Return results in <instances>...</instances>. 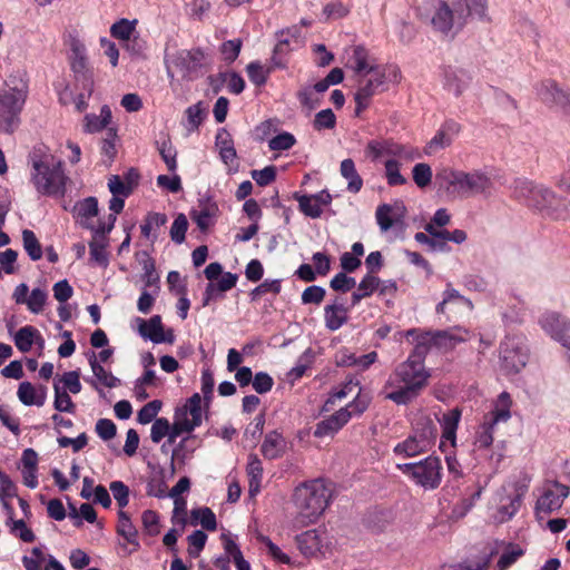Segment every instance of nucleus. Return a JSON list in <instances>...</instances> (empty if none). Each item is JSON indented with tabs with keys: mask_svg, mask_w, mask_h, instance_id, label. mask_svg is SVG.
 Returning a JSON list of instances; mask_svg holds the SVG:
<instances>
[{
	"mask_svg": "<svg viewBox=\"0 0 570 570\" xmlns=\"http://www.w3.org/2000/svg\"><path fill=\"white\" fill-rule=\"evenodd\" d=\"M429 376L421 346L414 347L407 360L390 374L383 387L384 396L397 405H406L419 396Z\"/></svg>",
	"mask_w": 570,
	"mask_h": 570,
	"instance_id": "obj_1",
	"label": "nucleus"
},
{
	"mask_svg": "<svg viewBox=\"0 0 570 570\" xmlns=\"http://www.w3.org/2000/svg\"><path fill=\"white\" fill-rule=\"evenodd\" d=\"M31 183L43 196H62L67 177L62 163L46 147H37L30 154Z\"/></svg>",
	"mask_w": 570,
	"mask_h": 570,
	"instance_id": "obj_2",
	"label": "nucleus"
},
{
	"mask_svg": "<svg viewBox=\"0 0 570 570\" xmlns=\"http://www.w3.org/2000/svg\"><path fill=\"white\" fill-rule=\"evenodd\" d=\"M332 489L323 479H314L297 485L293 493L296 510L295 522L306 527L317 522L327 509Z\"/></svg>",
	"mask_w": 570,
	"mask_h": 570,
	"instance_id": "obj_3",
	"label": "nucleus"
},
{
	"mask_svg": "<svg viewBox=\"0 0 570 570\" xmlns=\"http://www.w3.org/2000/svg\"><path fill=\"white\" fill-rule=\"evenodd\" d=\"M436 181L448 195L454 198H469L474 195L491 193L493 183L490 176L482 170L464 171L445 167L436 173Z\"/></svg>",
	"mask_w": 570,
	"mask_h": 570,
	"instance_id": "obj_4",
	"label": "nucleus"
},
{
	"mask_svg": "<svg viewBox=\"0 0 570 570\" xmlns=\"http://www.w3.org/2000/svg\"><path fill=\"white\" fill-rule=\"evenodd\" d=\"M202 397L198 393L190 396L184 407L178 409L174 415V423L170 425L165 417H158L154 421L150 430V439L154 443H159L165 436L174 442L183 433H191L202 424Z\"/></svg>",
	"mask_w": 570,
	"mask_h": 570,
	"instance_id": "obj_5",
	"label": "nucleus"
},
{
	"mask_svg": "<svg viewBox=\"0 0 570 570\" xmlns=\"http://www.w3.org/2000/svg\"><path fill=\"white\" fill-rule=\"evenodd\" d=\"M401 70L396 65L384 63L358 78L357 90L354 99L356 102V115L366 109L372 98L389 89L390 85H397L401 81Z\"/></svg>",
	"mask_w": 570,
	"mask_h": 570,
	"instance_id": "obj_6",
	"label": "nucleus"
},
{
	"mask_svg": "<svg viewBox=\"0 0 570 570\" xmlns=\"http://www.w3.org/2000/svg\"><path fill=\"white\" fill-rule=\"evenodd\" d=\"M438 430L432 419L421 415L415 419L411 433L393 448V453L402 459L421 455L432 449Z\"/></svg>",
	"mask_w": 570,
	"mask_h": 570,
	"instance_id": "obj_7",
	"label": "nucleus"
},
{
	"mask_svg": "<svg viewBox=\"0 0 570 570\" xmlns=\"http://www.w3.org/2000/svg\"><path fill=\"white\" fill-rule=\"evenodd\" d=\"M27 94L28 88L22 80L6 82L0 88V131L11 134L17 129Z\"/></svg>",
	"mask_w": 570,
	"mask_h": 570,
	"instance_id": "obj_8",
	"label": "nucleus"
},
{
	"mask_svg": "<svg viewBox=\"0 0 570 570\" xmlns=\"http://www.w3.org/2000/svg\"><path fill=\"white\" fill-rule=\"evenodd\" d=\"M296 548L308 560L322 561L334 556L336 540L327 529L306 530L295 537Z\"/></svg>",
	"mask_w": 570,
	"mask_h": 570,
	"instance_id": "obj_9",
	"label": "nucleus"
},
{
	"mask_svg": "<svg viewBox=\"0 0 570 570\" xmlns=\"http://www.w3.org/2000/svg\"><path fill=\"white\" fill-rule=\"evenodd\" d=\"M396 469L426 491L438 489L442 482L443 466L438 456L430 455L417 462L397 463Z\"/></svg>",
	"mask_w": 570,
	"mask_h": 570,
	"instance_id": "obj_10",
	"label": "nucleus"
},
{
	"mask_svg": "<svg viewBox=\"0 0 570 570\" xmlns=\"http://www.w3.org/2000/svg\"><path fill=\"white\" fill-rule=\"evenodd\" d=\"M528 491L524 481H510L501 487L495 494L497 508L491 514L495 524L510 521L519 511L522 500Z\"/></svg>",
	"mask_w": 570,
	"mask_h": 570,
	"instance_id": "obj_11",
	"label": "nucleus"
},
{
	"mask_svg": "<svg viewBox=\"0 0 570 570\" xmlns=\"http://www.w3.org/2000/svg\"><path fill=\"white\" fill-rule=\"evenodd\" d=\"M513 196L527 206L537 209L546 216L554 219H566V215L563 213L537 200V197H541L544 202L554 199V193L544 186L534 185L532 181L527 179H517L513 186Z\"/></svg>",
	"mask_w": 570,
	"mask_h": 570,
	"instance_id": "obj_12",
	"label": "nucleus"
},
{
	"mask_svg": "<svg viewBox=\"0 0 570 570\" xmlns=\"http://www.w3.org/2000/svg\"><path fill=\"white\" fill-rule=\"evenodd\" d=\"M529 358L527 338L522 334H508L500 345V366L505 374L519 373Z\"/></svg>",
	"mask_w": 570,
	"mask_h": 570,
	"instance_id": "obj_13",
	"label": "nucleus"
},
{
	"mask_svg": "<svg viewBox=\"0 0 570 570\" xmlns=\"http://www.w3.org/2000/svg\"><path fill=\"white\" fill-rule=\"evenodd\" d=\"M407 336H415V347L421 346V353L425 355L431 346L440 350L454 348L458 343L464 342L470 337V332L463 327H455L440 332H419L410 330Z\"/></svg>",
	"mask_w": 570,
	"mask_h": 570,
	"instance_id": "obj_14",
	"label": "nucleus"
},
{
	"mask_svg": "<svg viewBox=\"0 0 570 570\" xmlns=\"http://www.w3.org/2000/svg\"><path fill=\"white\" fill-rule=\"evenodd\" d=\"M364 153L372 161H377L383 157L386 159L399 158L405 163L421 158V153L417 148L386 138L370 140L365 146Z\"/></svg>",
	"mask_w": 570,
	"mask_h": 570,
	"instance_id": "obj_15",
	"label": "nucleus"
},
{
	"mask_svg": "<svg viewBox=\"0 0 570 570\" xmlns=\"http://www.w3.org/2000/svg\"><path fill=\"white\" fill-rule=\"evenodd\" d=\"M75 216L78 223L91 233L97 232H111L116 223L115 215L107 217H99L98 200L96 197H87L76 203Z\"/></svg>",
	"mask_w": 570,
	"mask_h": 570,
	"instance_id": "obj_16",
	"label": "nucleus"
},
{
	"mask_svg": "<svg viewBox=\"0 0 570 570\" xmlns=\"http://www.w3.org/2000/svg\"><path fill=\"white\" fill-rule=\"evenodd\" d=\"M69 48V63L75 80H83L90 87V79L94 78V70L89 65L87 47L77 33H69L65 40Z\"/></svg>",
	"mask_w": 570,
	"mask_h": 570,
	"instance_id": "obj_17",
	"label": "nucleus"
},
{
	"mask_svg": "<svg viewBox=\"0 0 570 570\" xmlns=\"http://www.w3.org/2000/svg\"><path fill=\"white\" fill-rule=\"evenodd\" d=\"M568 495L569 488L559 482L547 485L537 500L534 508L535 517L542 520L552 512L558 511Z\"/></svg>",
	"mask_w": 570,
	"mask_h": 570,
	"instance_id": "obj_18",
	"label": "nucleus"
},
{
	"mask_svg": "<svg viewBox=\"0 0 570 570\" xmlns=\"http://www.w3.org/2000/svg\"><path fill=\"white\" fill-rule=\"evenodd\" d=\"M541 328L556 342L570 341V320L558 312H546L539 318Z\"/></svg>",
	"mask_w": 570,
	"mask_h": 570,
	"instance_id": "obj_19",
	"label": "nucleus"
},
{
	"mask_svg": "<svg viewBox=\"0 0 570 570\" xmlns=\"http://www.w3.org/2000/svg\"><path fill=\"white\" fill-rule=\"evenodd\" d=\"M431 23L434 30L449 36L454 27L461 29L465 23V19L463 13H459L455 18L450 6L444 1H439L434 8Z\"/></svg>",
	"mask_w": 570,
	"mask_h": 570,
	"instance_id": "obj_20",
	"label": "nucleus"
},
{
	"mask_svg": "<svg viewBox=\"0 0 570 570\" xmlns=\"http://www.w3.org/2000/svg\"><path fill=\"white\" fill-rule=\"evenodd\" d=\"M537 95L546 105L559 107L570 115V94L561 90L553 80L547 79L541 81L537 86Z\"/></svg>",
	"mask_w": 570,
	"mask_h": 570,
	"instance_id": "obj_21",
	"label": "nucleus"
},
{
	"mask_svg": "<svg viewBox=\"0 0 570 570\" xmlns=\"http://www.w3.org/2000/svg\"><path fill=\"white\" fill-rule=\"evenodd\" d=\"M294 198L298 203L299 210L307 217L318 218L332 203V196L327 190L312 195L295 194Z\"/></svg>",
	"mask_w": 570,
	"mask_h": 570,
	"instance_id": "obj_22",
	"label": "nucleus"
},
{
	"mask_svg": "<svg viewBox=\"0 0 570 570\" xmlns=\"http://www.w3.org/2000/svg\"><path fill=\"white\" fill-rule=\"evenodd\" d=\"M473 309L472 302L454 289L451 284L446 285L443 292L442 301L436 305L439 314H460L471 312Z\"/></svg>",
	"mask_w": 570,
	"mask_h": 570,
	"instance_id": "obj_23",
	"label": "nucleus"
},
{
	"mask_svg": "<svg viewBox=\"0 0 570 570\" xmlns=\"http://www.w3.org/2000/svg\"><path fill=\"white\" fill-rule=\"evenodd\" d=\"M461 131V126L454 120H446L433 138L424 147V154L431 156L436 151L449 147Z\"/></svg>",
	"mask_w": 570,
	"mask_h": 570,
	"instance_id": "obj_24",
	"label": "nucleus"
},
{
	"mask_svg": "<svg viewBox=\"0 0 570 570\" xmlns=\"http://www.w3.org/2000/svg\"><path fill=\"white\" fill-rule=\"evenodd\" d=\"M461 411L454 407L445 413L439 420L442 428V436L440 449L442 452H448V446L454 448L456 444V430L461 420Z\"/></svg>",
	"mask_w": 570,
	"mask_h": 570,
	"instance_id": "obj_25",
	"label": "nucleus"
},
{
	"mask_svg": "<svg viewBox=\"0 0 570 570\" xmlns=\"http://www.w3.org/2000/svg\"><path fill=\"white\" fill-rule=\"evenodd\" d=\"M216 148L218 149L220 160L227 167L228 173L238 171L237 153L230 134L226 129H219L216 134Z\"/></svg>",
	"mask_w": 570,
	"mask_h": 570,
	"instance_id": "obj_26",
	"label": "nucleus"
},
{
	"mask_svg": "<svg viewBox=\"0 0 570 570\" xmlns=\"http://www.w3.org/2000/svg\"><path fill=\"white\" fill-rule=\"evenodd\" d=\"M89 364L92 371V377H87L85 381L89 383L100 394L102 390L100 386L114 389L120 385V380L116 377L111 372L107 371L101 364H99L95 354L89 357Z\"/></svg>",
	"mask_w": 570,
	"mask_h": 570,
	"instance_id": "obj_27",
	"label": "nucleus"
},
{
	"mask_svg": "<svg viewBox=\"0 0 570 570\" xmlns=\"http://www.w3.org/2000/svg\"><path fill=\"white\" fill-rule=\"evenodd\" d=\"M405 207L403 203L382 204L376 208L375 218L382 232H387L392 226L402 220Z\"/></svg>",
	"mask_w": 570,
	"mask_h": 570,
	"instance_id": "obj_28",
	"label": "nucleus"
},
{
	"mask_svg": "<svg viewBox=\"0 0 570 570\" xmlns=\"http://www.w3.org/2000/svg\"><path fill=\"white\" fill-rule=\"evenodd\" d=\"M139 333L156 344L174 342L173 332L165 333L159 315H154L148 321L140 320Z\"/></svg>",
	"mask_w": 570,
	"mask_h": 570,
	"instance_id": "obj_29",
	"label": "nucleus"
},
{
	"mask_svg": "<svg viewBox=\"0 0 570 570\" xmlns=\"http://www.w3.org/2000/svg\"><path fill=\"white\" fill-rule=\"evenodd\" d=\"M470 81L469 73L462 69L448 67L443 71V88L455 97H460L468 89Z\"/></svg>",
	"mask_w": 570,
	"mask_h": 570,
	"instance_id": "obj_30",
	"label": "nucleus"
},
{
	"mask_svg": "<svg viewBox=\"0 0 570 570\" xmlns=\"http://www.w3.org/2000/svg\"><path fill=\"white\" fill-rule=\"evenodd\" d=\"M513 401L508 392H502L492 403L491 411L483 416V419L498 425L499 423H507L512 414L511 409Z\"/></svg>",
	"mask_w": 570,
	"mask_h": 570,
	"instance_id": "obj_31",
	"label": "nucleus"
},
{
	"mask_svg": "<svg viewBox=\"0 0 570 570\" xmlns=\"http://www.w3.org/2000/svg\"><path fill=\"white\" fill-rule=\"evenodd\" d=\"M219 208L217 204L210 199L200 202L197 208L191 212V219L202 230L212 227L218 217Z\"/></svg>",
	"mask_w": 570,
	"mask_h": 570,
	"instance_id": "obj_32",
	"label": "nucleus"
},
{
	"mask_svg": "<svg viewBox=\"0 0 570 570\" xmlns=\"http://www.w3.org/2000/svg\"><path fill=\"white\" fill-rule=\"evenodd\" d=\"M13 342L16 347L22 353L29 352L33 345H38L40 348L45 345L41 333L31 325L19 328L13 335Z\"/></svg>",
	"mask_w": 570,
	"mask_h": 570,
	"instance_id": "obj_33",
	"label": "nucleus"
},
{
	"mask_svg": "<svg viewBox=\"0 0 570 570\" xmlns=\"http://www.w3.org/2000/svg\"><path fill=\"white\" fill-rule=\"evenodd\" d=\"M19 401L27 406H42L47 399V387L30 382L20 383L17 392Z\"/></svg>",
	"mask_w": 570,
	"mask_h": 570,
	"instance_id": "obj_34",
	"label": "nucleus"
},
{
	"mask_svg": "<svg viewBox=\"0 0 570 570\" xmlns=\"http://www.w3.org/2000/svg\"><path fill=\"white\" fill-rule=\"evenodd\" d=\"M348 320V308L335 299L324 307V321L327 330L334 332L340 330Z\"/></svg>",
	"mask_w": 570,
	"mask_h": 570,
	"instance_id": "obj_35",
	"label": "nucleus"
},
{
	"mask_svg": "<svg viewBox=\"0 0 570 570\" xmlns=\"http://www.w3.org/2000/svg\"><path fill=\"white\" fill-rule=\"evenodd\" d=\"M109 233L110 232L92 233V238L89 242L90 259L101 267H107L109 264V257L106 250Z\"/></svg>",
	"mask_w": 570,
	"mask_h": 570,
	"instance_id": "obj_36",
	"label": "nucleus"
},
{
	"mask_svg": "<svg viewBox=\"0 0 570 570\" xmlns=\"http://www.w3.org/2000/svg\"><path fill=\"white\" fill-rule=\"evenodd\" d=\"M302 45V40L299 36L292 35V39L289 38V32H281L277 45L275 46L274 53L272 57V62L277 68H285L287 61L284 59V56L287 55L289 50L294 47H299Z\"/></svg>",
	"mask_w": 570,
	"mask_h": 570,
	"instance_id": "obj_37",
	"label": "nucleus"
},
{
	"mask_svg": "<svg viewBox=\"0 0 570 570\" xmlns=\"http://www.w3.org/2000/svg\"><path fill=\"white\" fill-rule=\"evenodd\" d=\"M348 422V414L336 411L327 419L316 424L314 435L316 438L333 436Z\"/></svg>",
	"mask_w": 570,
	"mask_h": 570,
	"instance_id": "obj_38",
	"label": "nucleus"
},
{
	"mask_svg": "<svg viewBox=\"0 0 570 570\" xmlns=\"http://www.w3.org/2000/svg\"><path fill=\"white\" fill-rule=\"evenodd\" d=\"M379 65L375 63V59L370 55L368 50L363 46H355L353 48V55L350 59V67L358 76H363L365 72L371 71Z\"/></svg>",
	"mask_w": 570,
	"mask_h": 570,
	"instance_id": "obj_39",
	"label": "nucleus"
},
{
	"mask_svg": "<svg viewBox=\"0 0 570 570\" xmlns=\"http://www.w3.org/2000/svg\"><path fill=\"white\" fill-rule=\"evenodd\" d=\"M237 283V275L233 273H224L217 283H209L204 294V305L210 301L222 296L223 293L232 289Z\"/></svg>",
	"mask_w": 570,
	"mask_h": 570,
	"instance_id": "obj_40",
	"label": "nucleus"
},
{
	"mask_svg": "<svg viewBox=\"0 0 570 570\" xmlns=\"http://www.w3.org/2000/svg\"><path fill=\"white\" fill-rule=\"evenodd\" d=\"M285 449L286 441L277 431L267 433L261 446L262 454L269 460L281 458Z\"/></svg>",
	"mask_w": 570,
	"mask_h": 570,
	"instance_id": "obj_41",
	"label": "nucleus"
},
{
	"mask_svg": "<svg viewBox=\"0 0 570 570\" xmlns=\"http://www.w3.org/2000/svg\"><path fill=\"white\" fill-rule=\"evenodd\" d=\"M220 540L226 554L232 556V560L237 570H252L250 564L245 560L239 546L230 533H222Z\"/></svg>",
	"mask_w": 570,
	"mask_h": 570,
	"instance_id": "obj_42",
	"label": "nucleus"
},
{
	"mask_svg": "<svg viewBox=\"0 0 570 570\" xmlns=\"http://www.w3.org/2000/svg\"><path fill=\"white\" fill-rule=\"evenodd\" d=\"M497 425L483 419L474 434V449L476 451L489 450L493 444Z\"/></svg>",
	"mask_w": 570,
	"mask_h": 570,
	"instance_id": "obj_43",
	"label": "nucleus"
},
{
	"mask_svg": "<svg viewBox=\"0 0 570 570\" xmlns=\"http://www.w3.org/2000/svg\"><path fill=\"white\" fill-rule=\"evenodd\" d=\"M110 121L111 110L108 106H102L99 115H86L83 128L86 132L95 134L104 130Z\"/></svg>",
	"mask_w": 570,
	"mask_h": 570,
	"instance_id": "obj_44",
	"label": "nucleus"
},
{
	"mask_svg": "<svg viewBox=\"0 0 570 570\" xmlns=\"http://www.w3.org/2000/svg\"><path fill=\"white\" fill-rule=\"evenodd\" d=\"M340 171L342 177L347 181L348 191L356 194L362 189L363 179L358 175L355 164L351 158L342 160Z\"/></svg>",
	"mask_w": 570,
	"mask_h": 570,
	"instance_id": "obj_45",
	"label": "nucleus"
},
{
	"mask_svg": "<svg viewBox=\"0 0 570 570\" xmlns=\"http://www.w3.org/2000/svg\"><path fill=\"white\" fill-rule=\"evenodd\" d=\"M202 441L196 435L184 438L173 451V460L179 463L188 461L200 446Z\"/></svg>",
	"mask_w": 570,
	"mask_h": 570,
	"instance_id": "obj_46",
	"label": "nucleus"
},
{
	"mask_svg": "<svg viewBox=\"0 0 570 570\" xmlns=\"http://www.w3.org/2000/svg\"><path fill=\"white\" fill-rule=\"evenodd\" d=\"M246 471L248 475L249 494L255 497L261 490L263 479V465L256 455H249Z\"/></svg>",
	"mask_w": 570,
	"mask_h": 570,
	"instance_id": "obj_47",
	"label": "nucleus"
},
{
	"mask_svg": "<svg viewBox=\"0 0 570 570\" xmlns=\"http://www.w3.org/2000/svg\"><path fill=\"white\" fill-rule=\"evenodd\" d=\"M117 533L121 535L127 543L135 546V549L139 548L138 531L129 515L122 510L118 512Z\"/></svg>",
	"mask_w": 570,
	"mask_h": 570,
	"instance_id": "obj_48",
	"label": "nucleus"
},
{
	"mask_svg": "<svg viewBox=\"0 0 570 570\" xmlns=\"http://www.w3.org/2000/svg\"><path fill=\"white\" fill-rule=\"evenodd\" d=\"M137 23L138 21L136 19L129 20L121 18L110 26V35L112 38L124 43L125 41L130 40L137 32Z\"/></svg>",
	"mask_w": 570,
	"mask_h": 570,
	"instance_id": "obj_49",
	"label": "nucleus"
},
{
	"mask_svg": "<svg viewBox=\"0 0 570 570\" xmlns=\"http://www.w3.org/2000/svg\"><path fill=\"white\" fill-rule=\"evenodd\" d=\"M399 158H389L384 161V176L389 186H402L407 179L401 173V163Z\"/></svg>",
	"mask_w": 570,
	"mask_h": 570,
	"instance_id": "obj_50",
	"label": "nucleus"
},
{
	"mask_svg": "<svg viewBox=\"0 0 570 570\" xmlns=\"http://www.w3.org/2000/svg\"><path fill=\"white\" fill-rule=\"evenodd\" d=\"M167 223V216L161 213H149L140 226L145 238L154 242L157 238L156 230Z\"/></svg>",
	"mask_w": 570,
	"mask_h": 570,
	"instance_id": "obj_51",
	"label": "nucleus"
},
{
	"mask_svg": "<svg viewBox=\"0 0 570 570\" xmlns=\"http://www.w3.org/2000/svg\"><path fill=\"white\" fill-rule=\"evenodd\" d=\"M379 285V277L372 274H366L357 285L356 291L352 294V305L355 306L361 302V299L372 295L374 291L377 289Z\"/></svg>",
	"mask_w": 570,
	"mask_h": 570,
	"instance_id": "obj_52",
	"label": "nucleus"
},
{
	"mask_svg": "<svg viewBox=\"0 0 570 570\" xmlns=\"http://www.w3.org/2000/svg\"><path fill=\"white\" fill-rule=\"evenodd\" d=\"M258 541L265 547L267 554L277 563L294 566L293 559L275 544L268 537L258 535Z\"/></svg>",
	"mask_w": 570,
	"mask_h": 570,
	"instance_id": "obj_53",
	"label": "nucleus"
},
{
	"mask_svg": "<svg viewBox=\"0 0 570 570\" xmlns=\"http://www.w3.org/2000/svg\"><path fill=\"white\" fill-rule=\"evenodd\" d=\"M523 554L524 550L519 544L507 543L504 546L503 552L501 553L497 562L498 570H507L513 563H515L517 560L521 558Z\"/></svg>",
	"mask_w": 570,
	"mask_h": 570,
	"instance_id": "obj_54",
	"label": "nucleus"
},
{
	"mask_svg": "<svg viewBox=\"0 0 570 570\" xmlns=\"http://www.w3.org/2000/svg\"><path fill=\"white\" fill-rule=\"evenodd\" d=\"M157 149L164 163L166 164L167 169L170 173H176L177 170V150L173 146L169 138H164L161 141L157 142Z\"/></svg>",
	"mask_w": 570,
	"mask_h": 570,
	"instance_id": "obj_55",
	"label": "nucleus"
},
{
	"mask_svg": "<svg viewBox=\"0 0 570 570\" xmlns=\"http://www.w3.org/2000/svg\"><path fill=\"white\" fill-rule=\"evenodd\" d=\"M22 244L31 261H39L42 257V247L32 230H22Z\"/></svg>",
	"mask_w": 570,
	"mask_h": 570,
	"instance_id": "obj_56",
	"label": "nucleus"
},
{
	"mask_svg": "<svg viewBox=\"0 0 570 570\" xmlns=\"http://www.w3.org/2000/svg\"><path fill=\"white\" fill-rule=\"evenodd\" d=\"M296 96L302 108L305 109L307 112H311L314 109H316L322 101V98L315 92L314 89H312V86H303L297 91Z\"/></svg>",
	"mask_w": 570,
	"mask_h": 570,
	"instance_id": "obj_57",
	"label": "nucleus"
},
{
	"mask_svg": "<svg viewBox=\"0 0 570 570\" xmlns=\"http://www.w3.org/2000/svg\"><path fill=\"white\" fill-rule=\"evenodd\" d=\"M465 13L463 18L472 17L481 21H489L488 0H463Z\"/></svg>",
	"mask_w": 570,
	"mask_h": 570,
	"instance_id": "obj_58",
	"label": "nucleus"
},
{
	"mask_svg": "<svg viewBox=\"0 0 570 570\" xmlns=\"http://www.w3.org/2000/svg\"><path fill=\"white\" fill-rule=\"evenodd\" d=\"M55 400H53V407L58 411V412H67V413H75V410H76V406H75V403L72 402L70 395L68 394V392L63 389H61V386L56 383L55 386Z\"/></svg>",
	"mask_w": 570,
	"mask_h": 570,
	"instance_id": "obj_59",
	"label": "nucleus"
},
{
	"mask_svg": "<svg viewBox=\"0 0 570 570\" xmlns=\"http://www.w3.org/2000/svg\"><path fill=\"white\" fill-rule=\"evenodd\" d=\"M370 404V397L366 394H362L360 391L356 393L355 397L351 403H348L345 407L340 409L341 412H345L348 414V421L353 416H358L363 414Z\"/></svg>",
	"mask_w": 570,
	"mask_h": 570,
	"instance_id": "obj_60",
	"label": "nucleus"
},
{
	"mask_svg": "<svg viewBox=\"0 0 570 570\" xmlns=\"http://www.w3.org/2000/svg\"><path fill=\"white\" fill-rule=\"evenodd\" d=\"M432 168L426 163H419L412 168V178L419 188L428 187L432 181Z\"/></svg>",
	"mask_w": 570,
	"mask_h": 570,
	"instance_id": "obj_61",
	"label": "nucleus"
},
{
	"mask_svg": "<svg viewBox=\"0 0 570 570\" xmlns=\"http://www.w3.org/2000/svg\"><path fill=\"white\" fill-rule=\"evenodd\" d=\"M193 519L208 531H215L217 521L215 513L209 508H200L191 511Z\"/></svg>",
	"mask_w": 570,
	"mask_h": 570,
	"instance_id": "obj_62",
	"label": "nucleus"
},
{
	"mask_svg": "<svg viewBox=\"0 0 570 570\" xmlns=\"http://www.w3.org/2000/svg\"><path fill=\"white\" fill-rule=\"evenodd\" d=\"M7 527L12 535L19 538L23 542H32L35 540L33 531L26 524L23 520L7 521Z\"/></svg>",
	"mask_w": 570,
	"mask_h": 570,
	"instance_id": "obj_63",
	"label": "nucleus"
},
{
	"mask_svg": "<svg viewBox=\"0 0 570 570\" xmlns=\"http://www.w3.org/2000/svg\"><path fill=\"white\" fill-rule=\"evenodd\" d=\"M246 71L249 80L256 86H263L266 83L271 69L263 66L258 61L250 62L246 67Z\"/></svg>",
	"mask_w": 570,
	"mask_h": 570,
	"instance_id": "obj_64",
	"label": "nucleus"
}]
</instances>
